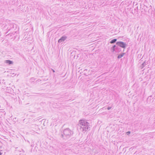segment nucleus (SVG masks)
Segmentation results:
<instances>
[{"mask_svg":"<svg viewBox=\"0 0 155 155\" xmlns=\"http://www.w3.org/2000/svg\"><path fill=\"white\" fill-rule=\"evenodd\" d=\"M89 123L86 120H80L77 125V129L82 132H85L90 130Z\"/></svg>","mask_w":155,"mask_h":155,"instance_id":"1","label":"nucleus"},{"mask_svg":"<svg viewBox=\"0 0 155 155\" xmlns=\"http://www.w3.org/2000/svg\"><path fill=\"white\" fill-rule=\"evenodd\" d=\"M17 26L16 25L13 24H11L9 27L7 28L8 31H11L8 35L13 34L14 35L16 33H17L18 29H17Z\"/></svg>","mask_w":155,"mask_h":155,"instance_id":"2","label":"nucleus"},{"mask_svg":"<svg viewBox=\"0 0 155 155\" xmlns=\"http://www.w3.org/2000/svg\"><path fill=\"white\" fill-rule=\"evenodd\" d=\"M111 51L112 52H115L119 53L121 51V49L120 47L116 45H114L111 48Z\"/></svg>","mask_w":155,"mask_h":155,"instance_id":"3","label":"nucleus"},{"mask_svg":"<svg viewBox=\"0 0 155 155\" xmlns=\"http://www.w3.org/2000/svg\"><path fill=\"white\" fill-rule=\"evenodd\" d=\"M116 45H118L120 47L123 48H125L127 47V45L126 43L121 41H118L116 43Z\"/></svg>","mask_w":155,"mask_h":155,"instance_id":"4","label":"nucleus"},{"mask_svg":"<svg viewBox=\"0 0 155 155\" xmlns=\"http://www.w3.org/2000/svg\"><path fill=\"white\" fill-rule=\"evenodd\" d=\"M68 128L64 129L63 132L62 134L61 135V137L65 140H66L68 138Z\"/></svg>","mask_w":155,"mask_h":155,"instance_id":"5","label":"nucleus"},{"mask_svg":"<svg viewBox=\"0 0 155 155\" xmlns=\"http://www.w3.org/2000/svg\"><path fill=\"white\" fill-rule=\"evenodd\" d=\"M67 38V37L66 36H63L58 40V42L61 43V42L64 41Z\"/></svg>","mask_w":155,"mask_h":155,"instance_id":"6","label":"nucleus"},{"mask_svg":"<svg viewBox=\"0 0 155 155\" xmlns=\"http://www.w3.org/2000/svg\"><path fill=\"white\" fill-rule=\"evenodd\" d=\"M153 98H152V96H150L149 97L147 100V101L148 103H150L151 102H152L154 100L153 99Z\"/></svg>","mask_w":155,"mask_h":155,"instance_id":"7","label":"nucleus"},{"mask_svg":"<svg viewBox=\"0 0 155 155\" xmlns=\"http://www.w3.org/2000/svg\"><path fill=\"white\" fill-rule=\"evenodd\" d=\"M5 63L8 64L9 65H11L13 64V62L10 60H6L5 61Z\"/></svg>","mask_w":155,"mask_h":155,"instance_id":"8","label":"nucleus"},{"mask_svg":"<svg viewBox=\"0 0 155 155\" xmlns=\"http://www.w3.org/2000/svg\"><path fill=\"white\" fill-rule=\"evenodd\" d=\"M148 64V61H145L142 64L141 66V68H143L147 64Z\"/></svg>","mask_w":155,"mask_h":155,"instance_id":"9","label":"nucleus"},{"mask_svg":"<svg viewBox=\"0 0 155 155\" xmlns=\"http://www.w3.org/2000/svg\"><path fill=\"white\" fill-rule=\"evenodd\" d=\"M125 54V53H121L118 54V56L117 57V58L118 59H120V58H122L124 56Z\"/></svg>","mask_w":155,"mask_h":155,"instance_id":"10","label":"nucleus"},{"mask_svg":"<svg viewBox=\"0 0 155 155\" xmlns=\"http://www.w3.org/2000/svg\"><path fill=\"white\" fill-rule=\"evenodd\" d=\"M5 114L4 112L0 110V117L1 118L3 117L5 115Z\"/></svg>","mask_w":155,"mask_h":155,"instance_id":"11","label":"nucleus"},{"mask_svg":"<svg viewBox=\"0 0 155 155\" xmlns=\"http://www.w3.org/2000/svg\"><path fill=\"white\" fill-rule=\"evenodd\" d=\"M117 41V39L115 38L113 39L110 41V44H114Z\"/></svg>","mask_w":155,"mask_h":155,"instance_id":"12","label":"nucleus"},{"mask_svg":"<svg viewBox=\"0 0 155 155\" xmlns=\"http://www.w3.org/2000/svg\"><path fill=\"white\" fill-rule=\"evenodd\" d=\"M73 134V132L69 128H68V136L69 135H71Z\"/></svg>","mask_w":155,"mask_h":155,"instance_id":"13","label":"nucleus"},{"mask_svg":"<svg viewBox=\"0 0 155 155\" xmlns=\"http://www.w3.org/2000/svg\"><path fill=\"white\" fill-rule=\"evenodd\" d=\"M130 133V131H128L126 133L127 135H129Z\"/></svg>","mask_w":155,"mask_h":155,"instance_id":"14","label":"nucleus"},{"mask_svg":"<svg viewBox=\"0 0 155 155\" xmlns=\"http://www.w3.org/2000/svg\"><path fill=\"white\" fill-rule=\"evenodd\" d=\"M111 107H108L107 108V109L108 110H109L110 109H111Z\"/></svg>","mask_w":155,"mask_h":155,"instance_id":"15","label":"nucleus"},{"mask_svg":"<svg viewBox=\"0 0 155 155\" xmlns=\"http://www.w3.org/2000/svg\"><path fill=\"white\" fill-rule=\"evenodd\" d=\"M87 69H86L84 70V74L85 75H86V74L85 73V71H87Z\"/></svg>","mask_w":155,"mask_h":155,"instance_id":"16","label":"nucleus"},{"mask_svg":"<svg viewBox=\"0 0 155 155\" xmlns=\"http://www.w3.org/2000/svg\"><path fill=\"white\" fill-rule=\"evenodd\" d=\"M52 71L53 72H55V71H54V69H52Z\"/></svg>","mask_w":155,"mask_h":155,"instance_id":"17","label":"nucleus"},{"mask_svg":"<svg viewBox=\"0 0 155 155\" xmlns=\"http://www.w3.org/2000/svg\"><path fill=\"white\" fill-rule=\"evenodd\" d=\"M2 153L0 152V155H2Z\"/></svg>","mask_w":155,"mask_h":155,"instance_id":"18","label":"nucleus"},{"mask_svg":"<svg viewBox=\"0 0 155 155\" xmlns=\"http://www.w3.org/2000/svg\"><path fill=\"white\" fill-rule=\"evenodd\" d=\"M16 118H14L13 119V120H15L16 119Z\"/></svg>","mask_w":155,"mask_h":155,"instance_id":"19","label":"nucleus"},{"mask_svg":"<svg viewBox=\"0 0 155 155\" xmlns=\"http://www.w3.org/2000/svg\"><path fill=\"white\" fill-rule=\"evenodd\" d=\"M74 58H75V56L74 55Z\"/></svg>","mask_w":155,"mask_h":155,"instance_id":"20","label":"nucleus"},{"mask_svg":"<svg viewBox=\"0 0 155 155\" xmlns=\"http://www.w3.org/2000/svg\"><path fill=\"white\" fill-rule=\"evenodd\" d=\"M70 53H71V54H72V52H71V51H70Z\"/></svg>","mask_w":155,"mask_h":155,"instance_id":"21","label":"nucleus"},{"mask_svg":"<svg viewBox=\"0 0 155 155\" xmlns=\"http://www.w3.org/2000/svg\"><path fill=\"white\" fill-rule=\"evenodd\" d=\"M78 57V56H77V57Z\"/></svg>","mask_w":155,"mask_h":155,"instance_id":"22","label":"nucleus"},{"mask_svg":"<svg viewBox=\"0 0 155 155\" xmlns=\"http://www.w3.org/2000/svg\"><path fill=\"white\" fill-rule=\"evenodd\" d=\"M70 87H69V88H70Z\"/></svg>","mask_w":155,"mask_h":155,"instance_id":"23","label":"nucleus"}]
</instances>
